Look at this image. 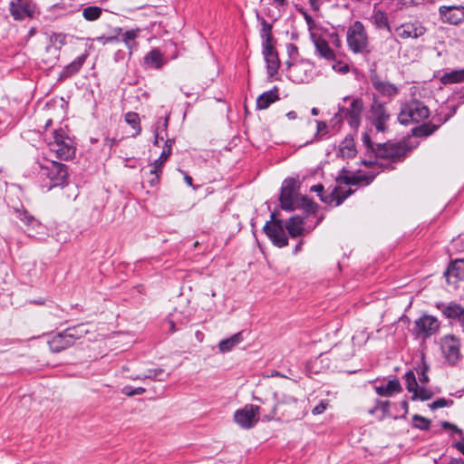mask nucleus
Masks as SVG:
<instances>
[{"label":"nucleus","instance_id":"1","mask_svg":"<svg viewBox=\"0 0 464 464\" xmlns=\"http://www.w3.org/2000/svg\"><path fill=\"white\" fill-rule=\"evenodd\" d=\"M343 102L344 104H338V111L334 114L333 121L336 123L346 121L352 129L357 130L361 125L364 111L362 99L359 97L351 99L350 96H345L343 98Z\"/></svg>","mask_w":464,"mask_h":464},{"label":"nucleus","instance_id":"2","mask_svg":"<svg viewBox=\"0 0 464 464\" xmlns=\"http://www.w3.org/2000/svg\"><path fill=\"white\" fill-rule=\"evenodd\" d=\"M430 116L429 108L420 101L412 99L401 107L398 121L401 125L418 123Z\"/></svg>","mask_w":464,"mask_h":464},{"label":"nucleus","instance_id":"3","mask_svg":"<svg viewBox=\"0 0 464 464\" xmlns=\"http://www.w3.org/2000/svg\"><path fill=\"white\" fill-rule=\"evenodd\" d=\"M346 41L350 50L353 53H362L366 51L368 46V35L365 31L364 25L360 21H355L348 27Z\"/></svg>","mask_w":464,"mask_h":464},{"label":"nucleus","instance_id":"4","mask_svg":"<svg viewBox=\"0 0 464 464\" xmlns=\"http://www.w3.org/2000/svg\"><path fill=\"white\" fill-rule=\"evenodd\" d=\"M266 409L254 404H246L243 408L238 409L234 413V421L244 430L254 428L260 419L261 412H265Z\"/></svg>","mask_w":464,"mask_h":464},{"label":"nucleus","instance_id":"5","mask_svg":"<svg viewBox=\"0 0 464 464\" xmlns=\"http://www.w3.org/2000/svg\"><path fill=\"white\" fill-rule=\"evenodd\" d=\"M41 168L42 175L50 180L49 188L67 183L69 174L65 164L53 160Z\"/></svg>","mask_w":464,"mask_h":464},{"label":"nucleus","instance_id":"6","mask_svg":"<svg viewBox=\"0 0 464 464\" xmlns=\"http://www.w3.org/2000/svg\"><path fill=\"white\" fill-rule=\"evenodd\" d=\"M408 149L401 142L391 141L376 143L375 158L389 159L392 162L401 161L406 155Z\"/></svg>","mask_w":464,"mask_h":464},{"label":"nucleus","instance_id":"7","mask_svg":"<svg viewBox=\"0 0 464 464\" xmlns=\"http://www.w3.org/2000/svg\"><path fill=\"white\" fill-rule=\"evenodd\" d=\"M370 113L371 122L375 127L376 130L379 132L387 131L388 126L386 122L390 120L391 116L384 103L381 102L375 96L371 105Z\"/></svg>","mask_w":464,"mask_h":464},{"label":"nucleus","instance_id":"8","mask_svg":"<svg viewBox=\"0 0 464 464\" xmlns=\"http://www.w3.org/2000/svg\"><path fill=\"white\" fill-rule=\"evenodd\" d=\"M297 180L294 178H286L280 189L279 202L284 211L292 212L296 209L295 192L296 189Z\"/></svg>","mask_w":464,"mask_h":464},{"label":"nucleus","instance_id":"9","mask_svg":"<svg viewBox=\"0 0 464 464\" xmlns=\"http://www.w3.org/2000/svg\"><path fill=\"white\" fill-rule=\"evenodd\" d=\"M440 322L438 319L430 314H424L414 322V332L417 336H421L424 339L435 334L440 328Z\"/></svg>","mask_w":464,"mask_h":464},{"label":"nucleus","instance_id":"10","mask_svg":"<svg viewBox=\"0 0 464 464\" xmlns=\"http://www.w3.org/2000/svg\"><path fill=\"white\" fill-rule=\"evenodd\" d=\"M35 10L36 5L32 0H13L9 5L10 14L16 21L34 17Z\"/></svg>","mask_w":464,"mask_h":464},{"label":"nucleus","instance_id":"11","mask_svg":"<svg viewBox=\"0 0 464 464\" xmlns=\"http://www.w3.org/2000/svg\"><path fill=\"white\" fill-rule=\"evenodd\" d=\"M262 53L266 61L268 80H278L279 78L276 77V75L278 72V69L280 68L281 63L276 50L273 45L263 46Z\"/></svg>","mask_w":464,"mask_h":464},{"label":"nucleus","instance_id":"12","mask_svg":"<svg viewBox=\"0 0 464 464\" xmlns=\"http://www.w3.org/2000/svg\"><path fill=\"white\" fill-rule=\"evenodd\" d=\"M273 404L271 405V409L268 413L264 415V419L266 420H275L279 409L285 405L288 406H296L297 399L294 396L287 394H279L277 392H273Z\"/></svg>","mask_w":464,"mask_h":464},{"label":"nucleus","instance_id":"13","mask_svg":"<svg viewBox=\"0 0 464 464\" xmlns=\"http://www.w3.org/2000/svg\"><path fill=\"white\" fill-rule=\"evenodd\" d=\"M263 232L270 239L272 244L279 248L285 247L288 245V237L285 231L284 226L276 221V227H270L267 224L263 227Z\"/></svg>","mask_w":464,"mask_h":464},{"label":"nucleus","instance_id":"14","mask_svg":"<svg viewBox=\"0 0 464 464\" xmlns=\"http://www.w3.org/2000/svg\"><path fill=\"white\" fill-rule=\"evenodd\" d=\"M435 306L446 318L458 320L464 328V307L460 304L456 302H450L449 304L438 302Z\"/></svg>","mask_w":464,"mask_h":464},{"label":"nucleus","instance_id":"15","mask_svg":"<svg viewBox=\"0 0 464 464\" xmlns=\"http://www.w3.org/2000/svg\"><path fill=\"white\" fill-rule=\"evenodd\" d=\"M442 353L450 365H455L460 359L459 343L454 336H447L441 343Z\"/></svg>","mask_w":464,"mask_h":464},{"label":"nucleus","instance_id":"16","mask_svg":"<svg viewBox=\"0 0 464 464\" xmlns=\"http://www.w3.org/2000/svg\"><path fill=\"white\" fill-rule=\"evenodd\" d=\"M442 21L451 24H459L464 22L463 5H441L439 8Z\"/></svg>","mask_w":464,"mask_h":464},{"label":"nucleus","instance_id":"17","mask_svg":"<svg viewBox=\"0 0 464 464\" xmlns=\"http://www.w3.org/2000/svg\"><path fill=\"white\" fill-rule=\"evenodd\" d=\"M443 275L449 285L464 280V258L450 261Z\"/></svg>","mask_w":464,"mask_h":464},{"label":"nucleus","instance_id":"18","mask_svg":"<svg viewBox=\"0 0 464 464\" xmlns=\"http://www.w3.org/2000/svg\"><path fill=\"white\" fill-rule=\"evenodd\" d=\"M306 216L294 215L288 218L286 223L284 225L285 230H287V233L291 238H296L298 237H302L304 234V223H305Z\"/></svg>","mask_w":464,"mask_h":464},{"label":"nucleus","instance_id":"19","mask_svg":"<svg viewBox=\"0 0 464 464\" xmlns=\"http://www.w3.org/2000/svg\"><path fill=\"white\" fill-rule=\"evenodd\" d=\"M48 345L52 353H61L72 346V339L70 335L66 334L64 331L59 332L53 334L48 340Z\"/></svg>","mask_w":464,"mask_h":464},{"label":"nucleus","instance_id":"20","mask_svg":"<svg viewBox=\"0 0 464 464\" xmlns=\"http://www.w3.org/2000/svg\"><path fill=\"white\" fill-rule=\"evenodd\" d=\"M311 39L315 46V53L320 57L324 58L327 61L335 60V53L325 39L314 33H311Z\"/></svg>","mask_w":464,"mask_h":464},{"label":"nucleus","instance_id":"21","mask_svg":"<svg viewBox=\"0 0 464 464\" xmlns=\"http://www.w3.org/2000/svg\"><path fill=\"white\" fill-rule=\"evenodd\" d=\"M371 82L372 87L383 96L391 98L395 96L399 92V89L394 84L380 80L375 72L371 74Z\"/></svg>","mask_w":464,"mask_h":464},{"label":"nucleus","instance_id":"22","mask_svg":"<svg viewBox=\"0 0 464 464\" xmlns=\"http://www.w3.org/2000/svg\"><path fill=\"white\" fill-rule=\"evenodd\" d=\"M396 31L401 38H418L425 34L426 28L419 23H413L401 24Z\"/></svg>","mask_w":464,"mask_h":464},{"label":"nucleus","instance_id":"23","mask_svg":"<svg viewBox=\"0 0 464 464\" xmlns=\"http://www.w3.org/2000/svg\"><path fill=\"white\" fill-rule=\"evenodd\" d=\"M87 57H88V53L85 52L82 55L75 58L68 65H66L60 72L59 80H64V79L70 78V77L75 75L76 73H78L79 71L82 69V65L84 64Z\"/></svg>","mask_w":464,"mask_h":464},{"label":"nucleus","instance_id":"24","mask_svg":"<svg viewBox=\"0 0 464 464\" xmlns=\"http://www.w3.org/2000/svg\"><path fill=\"white\" fill-rule=\"evenodd\" d=\"M162 53L158 48L151 49L143 57V65L148 69L159 70L165 64Z\"/></svg>","mask_w":464,"mask_h":464},{"label":"nucleus","instance_id":"25","mask_svg":"<svg viewBox=\"0 0 464 464\" xmlns=\"http://www.w3.org/2000/svg\"><path fill=\"white\" fill-rule=\"evenodd\" d=\"M279 97V89L277 86H274L270 91L265 92L260 94L256 99V109L257 110H266L272 103L278 101Z\"/></svg>","mask_w":464,"mask_h":464},{"label":"nucleus","instance_id":"26","mask_svg":"<svg viewBox=\"0 0 464 464\" xmlns=\"http://www.w3.org/2000/svg\"><path fill=\"white\" fill-rule=\"evenodd\" d=\"M141 29L139 27L125 30L121 37L120 38V42H122L126 47L129 49V55L130 56L134 50L138 48L137 38L140 37Z\"/></svg>","mask_w":464,"mask_h":464},{"label":"nucleus","instance_id":"27","mask_svg":"<svg viewBox=\"0 0 464 464\" xmlns=\"http://www.w3.org/2000/svg\"><path fill=\"white\" fill-rule=\"evenodd\" d=\"M56 152L57 158L61 160H68L74 157L75 147L72 145V140L69 138L63 143L52 148Z\"/></svg>","mask_w":464,"mask_h":464},{"label":"nucleus","instance_id":"28","mask_svg":"<svg viewBox=\"0 0 464 464\" xmlns=\"http://www.w3.org/2000/svg\"><path fill=\"white\" fill-rule=\"evenodd\" d=\"M330 366V360L323 353L319 354L314 359L309 361L306 362L305 369L307 372L309 373H320L324 369L329 368Z\"/></svg>","mask_w":464,"mask_h":464},{"label":"nucleus","instance_id":"29","mask_svg":"<svg viewBox=\"0 0 464 464\" xmlns=\"http://www.w3.org/2000/svg\"><path fill=\"white\" fill-rule=\"evenodd\" d=\"M402 391L401 385L398 379L388 381L385 385L375 386V392L379 396H392L394 393H399Z\"/></svg>","mask_w":464,"mask_h":464},{"label":"nucleus","instance_id":"30","mask_svg":"<svg viewBox=\"0 0 464 464\" xmlns=\"http://www.w3.org/2000/svg\"><path fill=\"white\" fill-rule=\"evenodd\" d=\"M257 19L258 21H260V24L262 25V29L260 32V37L262 39V47L273 45L274 38L272 35V24H269L264 17L259 16L258 14Z\"/></svg>","mask_w":464,"mask_h":464},{"label":"nucleus","instance_id":"31","mask_svg":"<svg viewBox=\"0 0 464 464\" xmlns=\"http://www.w3.org/2000/svg\"><path fill=\"white\" fill-rule=\"evenodd\" d=\"M243 332H238L229 338L223 339L218 343V349L221 353H228L230 352L235 346L239 344L241 342H243Z\"/></svg>","mask_w":464,"mask_h":464},{"label":"nucleus","instance_id":"32","mask_svg":"<svg viewBox=\"0 0 464 464\" xmlns=\"http://www.w3.org/2000/svg\"><path fill=\"white\" fill-rule=\"evenodd\" d=\"M438 130V125L433 121L424 122L411 129V134L418 138H426Z\"/></svg>","mask_w":464,"mask_h":464},{"label":"nucleus","instance_id":"33","mask_svg":"<svg viewBox=\"0 0 464 464\" xmlns=\"http://www.w3.org/2000/svg\"><path fill=\"white\" fill-rule=\"evenodd\" d=\"M340 153L343 157L352 159L356 155L354 140L352 136H347L340 144Z\"/></svg>","mask_w":464,"mask_h":464},{"label":"nucleus","instance_id":"34","mask_svg":"<svg viewBox=\"0 0 464 464\" xmlns=\"http://www.w3.org/2000/svg\"><path fill=\"white\" fill-rule=\"evenodd\" d=\"M16 217L19 220L24 222L28 227H41V223L31 215L24 208H16Z\"/></svg>","mask_w":464,"mask_h":464},{"label":"nucleus","instance_id":"35","mask_svg":"<svg viewBox=\"0 0 464 464\" xmlns=\"http://www.w3.org/2000/svg\"><path fill=\"white\" fill-rule=\"evenodd\" d=\"M372 22L376 28L386 29L389 33H392V27L389 23V18L384 11L377 10L373 12Z\"/></svg>","mask_w":464,"mask_h":464},{"label":"nucleus","instance_id":"36","mask_svg":"<svg viewBox=\"0 0 464 464\" xmlns=\"http://www.w3.org/2000/svg\"><path fill=\"white\" fill-rule=\"evenodd\" d=\"M66 37L67 35L63 33H53L50 36V42L52 44H49L46 46V52H52V50H54L56 53H59L60 48L66 44Z\"/></svg>","mask_w":464,"mask_h":464},{"label":"nucleus","instance_id":"37","mask_svg":"<svg viewBox=\"0 0 464 464\" xmlns=\"http://www.w3.org/2000/svg\"><path fill=\"white\" fill-rule=\"evenodd\" d=\"M301 201H306L304 205H295L296 209H304L305 212L306 218H308V215H316L319 209V205L314 202L312 198H308L307 196H300Z\"/></svg>","mask_w":464,"mask_h":464},{"label":"nucleus","instance_id":"38","mask_svg":"<svg viewBox=\"0 0 464 464\" xmlns=\"http://www.w3.org/2000/svg\"><path fill=\"white\" fill-rule=\"evenodd\" d=\"M464 81V69L453 70L450 72L444 73L440 82L443 84L457 83Z\"/></svg>","mask_w":464,"mask_h":464},{"label":"nucleus","instance_id":"39","mask_svg":"<svg viewBox=\"0 0 464 464\" xmlns=\"http://www.w3.org/2000/svg\"><path fill=\"white\" fill-rule=\"evenodd\" d=\"M169 374H165L162 368L148 369L143 372L145 379H150L158 382H166Z\"/></svg>","mask_w":464,"mask_h":464},{"label":"nucleus","instance_id":"40","mask_svg":"<svg viewBox=\"0 0 464 464\" xmlns=\"http://www.w3.org/2000/svg\"><path fill=\"white\" fill-rule=\"evenodd\" d=\"M102 14V8L96 5H89L82 10V16L89 22L98 20Z\"/></svg>","mask_w":464,"mask_h":464},{"label":"nucleus","instance_id":"41","mask_svg":"<svg viewBox=\"0 0 464 464\" xmlns=\"http://www.w3.org/2000/svg\"><path fill=\"white\" fill-rule=\"evenodd\" d=\"M125 121L129 125H130L134 130H136V132L132 134V137H136L141 132L140 120L137 112H127L125 114Z\"/></svg>","mask_w":464,"mask_h":464},{"label":"nucleus","instance_id":"42","mask_svg":"<svg viewBox=\"0 0 464 464\" xmlns=\"http://www.w3.org/2000/svg\"><path fill=\"white\" fill-rule=\"evenodd\" d=\"M316 121V132L314 133V138L311 140H308L306 141L304 146H307L309 144H312L313 142L314 141H319L321 140L324 136H325L328 131H327V124L326 122L323 121Z\"/></svg>","mask_w":464,"mask_h":464},{"label":"nucleus","instance_id":"43","mask_svg":"<svg viewBox=\"0 0 464 464\" xmlns=\"http://www.w3.org/2000/svg\"><path fill=\"white\" fill-rule=\"evenodd\" d=\"M433 392L430 390H428L425 386L418 387L413 391L411 400L417 401L420 400L421 401H429L433 397Z\"/></svg>","mask_w":464,"mask_h":464},{"label":"nucleus","instance_id":"44","mask_svg":"<svg viewBox=\"0 0 464 464\" xmlns=\"http://www.w3.org/2000/svg\"><path fill=\"white\" fill-rule=\"evenodd\" d=\"M431 421L420 414H414L412 416L411 427L420 430H429L430 428Z\"/></svg>","mask_w":464,"mask_h":464},{"label":"nucleus","instance_id":"45","mask_svg":"<svg viewBox=\"0 0 464 464\" xmlns=\"http://www.w3.org/2000/svg\"><path fill=\"white\" fill-rule=\"evenodd\" d=\"M390 406H391V401H380V400H377L375 406L369 411V413L370 414H373L378 410H381L382 411V416L379 419L382 420L384 418L391 416V414L389 412Z\"/></svg>","mask_w":464,"mask_h":464},{"label":"nucleus","instance_id":"46","mask_svg":"<svg viewBox=\"0 0 464 464\" xmlns=\"http://www.w3.org/2000/svg\"><path fill=\"white\" fill-rule=\"evenodd\" d=\"M174 143H175L174 139H168L165 141V147H164L160 156L159 157V159L155 160L156 163H161V165H162L163 162L169 159V157L171 155V147Z\"/></svg>","mask_w":464,"mask_h":464},{"label":"nucleus","instance_id":"47","mask_svg":"<svg viewBox=\"0 0 464 464\" xmlns=\"http://www.w3.org/2000/svg\"><path fill=\"white\" fill-rule=\"evenodd\" d=\"M403 378L405 379V382H406V389L409 392H413L414 390H416V388L418 387V382H417V380H416V376L413 372L412 370H410L408 372H406V373L404 374Z\"/></svg>","mask_w":464,"mask_h":464},{"label":"nucleus","instance_id":"48","mask_svg":"<svg viewBox=\"0 0 464 464\" xmlns=\"http://www.w3.org/2000/svg\"><path fill=\"white\" fill-rule=\"evenodd\" d=\"M63 331L66 334L70 335V338L72 339V343L73 345H74L76 340L82 338L84 335V334H86V331H82L81 329V325L68 327L67 329H65Z\"/></svg>","mask_w":464,"mask_h":464},{"label":"nucleus","instance_id":"49","mask_svg":"<svg viewBox=\"0 0 464 464\" xmlns=\"http://www.w3.org/2000/svg\"><path fill=\"white\" fill-rule=\"evenodd\" d=\"M362 140L367 150V152L375 156L376 144L373 143L371 136L367 132L362 133Z\"/></svg>","mask_w":464,"mask_h":464},{"label":"nucleus","instance_id":"50","mask_svg":"<svg viewBox=\"0 0 464 464\" xmlns=\"http://www.w3.org/2000/svg\"><path fill=\"white\" fill-rule=\"evenodd\" d=\"M453 403L454 402L451 400L448 401L445 398H439L433 402L430 403L428 406L431 411H435L440 408L451 406Z\"/></svg>","mask_w":464,"mask_h":464},{"label":"nucleus","instance_id":"51","mask_svg":"<svg viewBox=\"0 0 464 464\" xmlns=\"http://www.w3.org/2000/svg\"><path fill=\"white\" fill-rule=\"evenodd\" d=\"M53 143H51L52 148H55L57 145L63 143V141L69 139V137H67L64 134V131L62 129H60L53 130Z\"/></svg>","mask_w":464,"mask_h":464},{"label":"nucleus","instance_id":"52","mask_svg":"<svg viewBox=\"0 0 464 464\" xmlns=\"http://www.w3.org/2000/svg\"><path fill=\"white\" fill-rule=\"evenodd\" d=\"M93 41H97V42L102 44L103 45H105L108 44L118 43V42H120V39H118L117 36H112V35H109V36L102 35V36H97L96 38L93 39Z\"/></svg>","mask_w":464,"mask_h":464},{"label":"nucleus","instance_id":"53","mask_svg":"<svg viewBox=\"0 0 464 464\" xmlns=\"http://www.w3.org/2000/svg\"><path fill=\"white\" fill-rule=\"evenodd\" d=\"M297 11L301 13L304 16V19L305 20L309 30H312L314 26V18L303 8V7H296Z\"/></svg>","mask_w":464,"mask_h":464},{"label":"nucleus","instance_id":"54","mask_svg":"<svg viewBox=\"0 0 464 464\" xmlns=\"http://www.w3.org/2000/svg\"><path fill=\"white\" fill-rule=\"evenodd\" d=\"M440 426L444 429V430H453L454 432L458 433L459 435H462L463 434V431L461 429H459L457 425L453 424V423H450L447 420H442L440 422Z\"/></svg>","mask_w":464,"mask_h":464},{"label":"nucleus","instance_id":"55","mask_svg":"<svg viewBox=\"0 0 464 464\" xmlns=\"http://www.w3.org/2000/svg\"><path fill=\"white\" fill-rule=\"evenodd\" d=\"M333 69L338 72L341 73H346L350 71V67L347 63H343V62L339 61L333 64Z\"/></svg>","mask_w":464,"mask_h":464},{"label":"nucleus","instance_id":"56","mask_svg":"<svg viewBox=\"0 0 464 464\" xmlns=\"http://www.w3.org/2000/svg\"><path fill=\"white\" fill-rule=\"evenodd\" d=\"M286 51H287V54L289 56V59H296V57L299 54L298 47L295 44H288L286 45Z\"/></svg>","mask_w":464,"mask_h":464},{"label":"nucleus","instance_id":"57","mask_svg":"<svg viewBox=\"0 0 464 464\" xmlns=\"http://www.w3.org/2000/svg\"><path fill=\"white\" fill-rule=\"evenodd\" d=\"M328 403L325 402L324 401H321L313 410H312V413L314 415H318V414H322L325 410H326V407H327Z\"/></svg>","mask_w":464,"mask_h":464},{"label":"nucleus","instance_id":"58","mask_svg":"<svg viewBox=\"0 0 464 464\" xmlns=\"http://www.w3.org/2000/svg\"><path fill=\"white\" fill-rule=\"evenodd\" d=\"M451 117V114H447L443 119L440 115L433 116L430 121H433L436 125H438V129L446 121H448Z\"/></svg>","mask_w":464,"mask_h":464},{"label":"nucleus","instance_id":"59","mask_svg":"<svg viewBox=\"0 0 464 464\" xmlns=\"http://www.w3.org/2000/svg\"><path fill=\"white\" fill-rule=\"evenodd\" d=\"M169 115H167L164 119H162V118L159 119V121H158L159 126L156 128V129H158L159 132H160V130L161 131H167L168 125H169Z\"/></svg>","mask_w":464,"mask_h":464},{"label":"nucleus","instance_id":"60","mask_svg":"<svg viewBox=\"0 0 464 464\" xmlns=\"http://www.w3.org/2000/svg\"><path fill=\"white\" fill-rule=\"evenodd\" d=\"M419 370L420 372H428L430 371V365L425 361V355H421L420 362L418 363V368H416V371Z\"/></svg>","mask_w":464,"mask_h":464},{"label":"nucleus","instance_id":"61","mask_svg":"<svg viewBox=\"0 0 464 464\" xmlns=\"http://www.w3.org/2000/svg\"><path fill=\"white\" fill-rule=\"evenodd\" d=\"M353 193V191L351 188H349L346 191H342L341 193H339V198L337 199V202L335 203V206H340Z\"/></svg>","mask_w":464,"mask_h":464},{"label":"nucleus","instance_id":"62","mask_svg":"<svg viewBox=\"0 0 464 464\" xmlns=\"http://www.w3.org/2000/svg\"><path fill=\"white\" fill-rule=\"evenodd\" d=\"M276 212L273 211L270 215V220L266 221V224H267L270 227H276V221L280 223V225L284 226V222L282 219L277 218Z\"/></svg>","mask_w":464,"mask_h":464},{"label":"nucleus","instance_id":"63","mask_svg":"<svg viewBox=\"0 0 464 464\" xmlns=\"http://www.w3.org/2000/svg\"><path fill=\"white\" fill-rule=\"evenodd\" d=\"M329 36H330L332 44H334V47L340 48L342 46V41L337 33L334 32V33L330 34Z\"/></svg>","mask_w":464,"mask_h":464},{"label":"nucleus","instance_id":"64","mask_svg":"<svg viewBox=\"0 0 464 464\" xmlns=\"http://www.w3.org/2000/svg\"><path fill=\"white\" fill-rule=\"evenodd\" d=\"M121 393L128 397H132L135 395V388L130 385H126L121 389Z\"/></svg>","mask_w":464,"mask_h":464}]
</instances>
